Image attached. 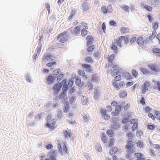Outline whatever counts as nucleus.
I'll use <instances>...</instances> for the list:
<instances>
[{
	"instance_id": "obj_34",
	"label": "nucleus",
	"mask_w": 160,
	"mask_h": 160,
	"mask_svg": "<svg viewBox=\"0 0 160 160\" xmlns=\"http://www.w3.org/2000/svg\"><path fill=\"white\" fill-rule=\"evenodd\" d=\"M64 136L65 138H68V137H70L71 132V130L67 131V130H65L63 132Z\"/></svg>"
},
{
	"instance_id": "obj_51",
	"label": "nucleus",
	"mask_w": 160,
	"mask_h": 160,
	"mask_svg": "<svg viewBox=\"0 0 160 160\" xmlns=\"http://www.w3.org/2000/svg\"><path fill=\"white\" fill-rule=\"evenodd\" d=\"M101 138L103 142L104 143H106L107 142V138L106 137V136L104 134L102 133V134Z\"/></svg>"
},
{
	"instance_id": "obj_45",
	"label": "nucleus",
	"mask_w": 160,
	"mask_h": 160,
	"mask_svg": "<svg viewBox=\"0 0 160 160\" xmlns=\"http://www.w3.org/2000/svg\"><path fill=\"white\" fill-rule=\"evenodd\" d=\"M69 109V108L68 106V104L66 103L64 105V107L63 109V112H67Z\"/></svg>"
},
{
	"instance_id": "obj_64",
	"label": "nucleus",
	"mask_w": 160,
	"mask_h": 160,
	"mask_svg": "<svg viewBox=\"0 0 160 160\" xmlns=\"http://www.w3.org/2000/svg\"><path fill=\"white\" fill-rule=\"evenodd\" d=\"M138 127V123H135L134 124H133V125L132 127V130L134 131L136 129H137Z\"/></svg>"
},
{
	"instance_id": "obj_8",
	"label": "nucleus",
	"mask_w": 160,
	"mask_h": 160,
	"mask_svg": "<svg viewBox=\"0 0 160 160\" xmlns=\"http://www.w3.org/2000/svg\"><path fill=\"white\" fill-rule=\"evenodd\" d=\"M55 123L56 122L53 119L51 120V122L50 123L49 122H47L46 124V126L49 128L52 131L54 130L56 128L55 126Z\"/></svg>"
},
{
	"instance_id": "obj_59",
	"label": "nucleus",
	"mask_w": 160,
	"mask_h": 160,
	"mask_svg": "<svg viewBox=\"0 0 160 160\" xmlns=\"http://www.w3.org/2000/svg\"><path fill=\"white\" fill-rule=\"evenodd\" d=\"M129 122L131 124H134L135 123H137L138 120L137 119H132L129 121Z\"/></svg>"
},
{
	"instance_id": "obj_21",
	"label": "nucleus",
	"mask_w": 160,
	"mask_h": 160,
	"mask_svg": "<svg viewBox=\"0 0 160 160\" xmlns=\"http://www.w3.org/2000/svg\"><path fill=\"white\" fill-rule=\"evenodd\" d=\"M152 5L155 7H157L160 3V1L159 0H150Z\"/></svg>"
},
{
	"instance_id": "obj_31",
	"label": "nucleus",
	"mask_w": 160,
	"mask_h": 160,
	"mask_svg": "<svg viewBox=\"0 0 160 160\" xmlns=\"http://www.w3.org/2000/svg\"><path fill=\"white\" fill-rule=\"evenodd\" d=\"M120 127V124L118 123H114L111 125V128L114 130L117 129Z\"/></svg>"
},
{
	"instance_id": "obj_26",
	"label": "nucleus",
	"mask_w": 160,
	"mask_h": 160,
	"mask_svg": "<svg viewBox=\"0 0 160 160\" xmlns=\"http://www.w3.org/2000/svg\"><path fill=\"white\" fill-rule=\"evenodd\" d=\"M117 43L116 42V41L115 40H114V42H112V44L111 45V48L114 51H117L118 48L116 46V44H117L116 43ZM117 45H118L117 44ZM117 52V51L116 52Z\"/></svg>"
},
{
	"instance_id": "obj_41",
	"label": "nucleus",
	"mask_w": 160,
	"mask_h": 160,
	"mask_svg": "<svg viewBox=\"0 0 160 160\" xmlns=\"http://www.w3.org/2000/svg\"><path fill=\"white\" fill-rule=\"evenodd\" d=\"M94 45H90L89 46H87V50L89 52H91L93 51L95 48Z\"/></svg>"
},
{
	"instance_id": "obj_1",
	"label": "nucleus",
	"mask_w": 160,
	"mask_h": 160,
	"mask_svg": "<svg viewBox=\"0 0 160 160\" xmlns=\"http://www.w3.org/2000/svg\"><path fill=\"white\" fill-rule=\"evenodd\" d=\"M67 30L59 34L57 37V39L59 40V41L61 43H64L68 40L69 38V33L68 31Z\"/></svg>"
},
{
	"instance_id": "obj_5",
	"label": "nucleus",
	"mask_w": 160,
	"mask_h": 160,
	"mask_svg": "<svg viewBox=\"0 0 160 160\" xmlns=\"http://www.w3.org/2000/svg\"><path fill=\"white\" fill-rule=\"evenodd\" d=\"M151 86L150 83L148 81H146L142 86L141 93L142 94H145Z\"/></svg>"
},
{
	"instance_id": "obj_57",
	"label": "nucleus",
	"mask_w": 160,
	"mask_h": 160,
	"mask_svg": "<svg viewBox=\"0 0 160 160\" xmlns=\"http://www.w3.org/2000/svg\"><path fill=\"white\" fill-rule=\"evenodd\" d=\"M56 63H57L56 62H55V61L53 62H49V63H48L47 64V66L48 67H51L54 65H55L56 64Z\"/></svg>"
},
{
	"instance_id": "obj_16",
	"label": "nucleus",
	"mask_w": 160,
	"mask_h": 160,
	"mask_svg": "<svg viewBox=\"0 0 160 160\" xmlns=\"http://www.w3.org/2000/svg\"><path fill=\"white\" fill-rule=\"evenodd\" d=\"M128 93L124 90H122L120 91L119 96L121 98H125L127 95Z\"/></svg>"
},
{
	"instance_id": "obj_20",
	"label": "nucleus",
	"mask_w": 160,
	"mask_h": 160,
	"mask_svg": "<svg viewBox=\"0 0 160 160\" xmlns=\"http://www.w3.org/2000/svg\"><path fill=\"white\" fill-rule=\"evenodd\" d=\"M133 148V144H127L125 146V148L126 149H128V151L129 152L133 153L135 152L134 150L130 149L132 148Z\"/></svg>"
},
{
	"instance_id": "obj_60",
	"label": "nucleus",
	"mask_w": 160,
	"mask_h": 160,
	"mask_svg": "<svg viewBox=\"0 0 160 160\" xmlns=\"http://www.w3.org/2000/svg\"><path fill=\"white\" fill-rule=\"evenodd\" d=\"M137 39L136 37H134L131 38L130 40H129V42L130 43L132 44L135 42Z\"/></svg>"
},
{
	"instance_id": "obj_56",
	"label": "nucleus",
	"mask_w": 160,
	"mask_h": 160,
	"mask_svg": "<svg viewBox=\"0 0 160 160\" xmlns=\"http://www.w3.org/2000/svg\"><path fill=\"white\" fill-rule=\"evenodd\" d=\"M63 74H59L57 77V81L58 82L61 81L63 77Z\"/></svg>"
},
{
	"instance_id": "obj_29",
	"label": "nucleus",
	"mask_w": 160,
	"mask_h": 160,
	"mask_svg": "<svg viewBox=\"0 0 160 160\" xmlns=\"http://www.w3.org/2000/svg\"><path fill=\"white\" fill-rule=\"evenodd\" d=\"M100 91L98 89H96L94 91V97L95 99L98 98V96L100 94Z\"/></svg>"
},
{
	"instance_id": "obj_10",
	"label": "nucleus",
	"mask_w": 160,
	"mask_h": 160,
	"mask_svg": "<svg viewBox=\"0 0 160 160\" xmlns=\"http://www.w3.org/2000/svg\"><path fill=\"white\" fill-rule=\"evenodd\" d=\"M149 68L152 71L154 72H158L159 71V69L157 65L151 63L148 65Z\"/></svg>"
},
{
	"instance_id": "obj_4",
	"label": "nucleus",
	"mask_w": 160,
	"mask_h": 160,
	"mask_svg": "<svg viewBox=\"0 0 160 160\" xmlns=\"http://www.w3.org/2000/svg\"><path fill=\"white\" fill-rule=\"evenodd\" d=\"M66 79H64L60 83H57L54 85L52 89L54 91V95L57 94L62 86L66 83Z\"/></svg>"
},
{
	"instance_id": "obj_61",
	"label": "nucleus",
	"mask_w": 160,
	"mask_h": 160,
	"mask_svg": "<svg viewBox=\"0 0 160 160\" xmlns=\"http://www.w3.org/2000/svg\"><path fill=\"white\" fill-rule=\"evenodd\" d=\"M81 101L83 104L85 105L87 103L88 100L86 98L83 97V99H82Z\"/></svg>"
},
{
	"instance_id": "obj_32",
	"label": "nucleus",
	"mask_w": 160,
	"mask_h": 160,
	"mask_svg": "<svg viewBox=\"0 0 160 160\" xmlns=\"http://www.w3.org/2000/svg\"><path fill=\"white\" fill-rule=\"evenodd\" d=\"M137 143V147L140 148H143L144 147V144L142 141L140 140L138 142H135Z\"/></svg>"
},
{
	"instance_id": "obj_39",
	"label": "nucleus",
	"mask_w": 160,
	"mask_h": 160,
	"mask_svg": "<svg viewBox=\"0 0 160 160\" xmlns=\"http://www.w3.org/2000/svg\"><path fill=\"white\" fill-rule=\"evenodd\" d=\"M137 42L139 45H141L143 44V40L142 37H139L137 39Z\"/></svg>"
},
{
	"instance_id": "obj_25",
	"label": "nucleus",
	"mask_w": 160,
	"mask_h": 160,
	"mask_svg": "<svg viewBox=\"0 0 160 160\" xmlns=\"http://www.w3.org/2000/svg\"><path fill=\"white\" fill-rule=\"evenodd\" d=\"M143 110L146 113H149L152 110V108L148 106H146L143 108Z\"/></svg>"
},
{
	"instance_id": "obj_22",
	"label": "nucleus",
	"mask_w": 160,
	"mask_h": 160,
	"mask_svg": "<svg viewBox=\"0 0 160 160\" xmlns=\"http://www.w3.org/2000/svg\"><path fill=\"white\" fill-rule=\"evenodd\" d=\"M90 78V82H97L98 81V78L96 74L92 75Z\"/></svg>"
},
{
	"instance_id": "obj_40",
	"label": "nucleus",
	"mask_w": 160,
	"mask_h": 160,
	"mask_svg": "<svg viewBox=\"0 0 160 160\" xmlns=\"http://www.w3.org/2000/svg\"><path fill=\"white\" fill-rule=\"evenodd\" d=\"M121 8L122 9L125 11L128 12L129 11V8L127 5H124Z\"/></svg>"
},
{
	"instance_id": "obj_2",
	"label": "nucleus",
	"mask_w": 160,
	"mask_h": 160,
	"mask_svg": "<svg viewBox=\"0 0 160 160\" xmlns=\"http://www.w3.org/2000/svg\"><path fill=\"white\" fill-rule=\"evenodd\" d=\"M108 67L109 69L107 71L109 73L110 72L111 75L113 77L117 75L120 70V68L116 65L113 64L112 66H108Z\"/></svg>"
},
{
	"instance_id": "obj_14",
	"label": "nucleus",
	"mask_w": 160,
	"mask_h": 160,
	"mask_svg": "<svg viewBox=\"0 0 160 160\" xmlns=\"http://www.w3.org/2000/svg\"><path fill=\"white\" fill-rule=\"evenodd\" d=\"M100 111L102 116L103 117L104 119L105 120H108L110 118V116L106 114V112L104 109H102Z\"/></svg>"
},
{
	"instance_id": "obj_23",
	"label": "nucleus",
	"mask_w": 160,
	"mask_h": 160,
	"mask_svg": "<svg viewBox=\"0 0 160 160\" xmlns=\"http://www.w3.org/2000/svg\"><path fill=\"white\" fill-rule=\"evenodd\" d=\"M82 66L84 68L86 69L88 72H90L92 70L91 67L90 65L87 64H83Z\"/></svg>"
},
{
	"instance_id": "obj_63",
	"label": "nucleus",
	"mask_w": 160,
	"mask_h": 160,
	"mask_svg": "<svg viewBox=\"0 0 160 160\" xmlns=\"http://www.w3.org/2000/svg\"><path fill=\"white\" fill-rule=\"evenodd\" d=\"M121 107L120 106L118 105L116 106L115 109L116 112H118L121 110Z\"/></svg>"
},
{
	"instance_id": "obj_46",
	"label": "nucleus",
	"mask_w": 160,
	"mask_h": 160,
	"mask_svg": "<svg viewBox=\"0 0 160 160\" xmlns=\"http://www.w3.org/2000/svg\"><path fill=\"white\" fill-rule=\"evenodd\" d=\"M154 88L158 90L160 92V82L157 81L156 83V86Z\"/></svg>"
},
{
	"instance_id": "obj_18",
	"label": "nucleus",
	"mask_w": 160,
	"mask_h": 160,
	"mask_svg": "<svg viewBox=\"0 0 160 160\" xmlns=\"http://www.w3.org/2000/svg\"><path fill=\"white\" fill-rule=\"evenodd\" d=\"M120 32L121 34H124L129 32L130 30L128 28L122 27L120 29Z\"/></svg>"
},
{
	"instance_id": "obj_53",
	"label": "nucleus",
	"mask_w": 160,
	"mask_h": 160,
	"mask_svg": "<svg viewBox=\"0 0 160 160\" xmlns=\"http://www.w3.org/2000/svg\"><path fill=\"white\" fill-rule=\"evenodd\" d=\"M102 11L104 13H106L108 12L107 7L105 6H103L101 8Z\"/></svg>"
},
{
	"instance_id": "obj_36",
	"label": "nucleus",
	"mask_w": 160,
	"mask_h": 160,
	"mask_svg": "<svg viewBox=\"0 0 160 160\" xmlns=\"http://www.w3.org/2000/svg\"><path fill=\"white\" fill-rule=\"evenodd\" d=\"M79 74L81 76H83L85 78H87V77L85 73L84 70H80L78 72Z\"/></svg>"
},
{
	"instance_id": "obj_42",
	"label": "nucleus",
	"mask_w": 160,
	"mask_h": 160,
	"mask_svg": "<svg viewBox=\"0 0 160 160\" xmlns=\"http://www.w3.org/2000/svg\"><path fill=\"white\" fill-rule=\"evenodd\" d=\"M153 28L154 30H156L158 29V24L157 22H154L152 23Z\"/></svg>"
},
{
	"instance_id": "obj_11",
	"label": "nucleus",
	"mask_w": 160,
	"mask_h": 160,
	"mask_svg": "<svg viewBox=\"0 0 160 160\" xmlns=\"http://www.w3.org/2000/svg\"><path fill=\"white\" fill-rule=\"evenodd\" d=\"M55 78V76L50 75L48 76L46 80L48 83L49 84H50L53 82Z\"/></svg>"
},
{
	"instance_id": "obj_38",
	"label": "nucleus",
	"mask_w": 160,
	"mask_h": 160,
	"mask_svg": "<svg viewBox=\"0 0 160 160\" xmlns=\"http://www.w3.org/2000/svg\"><path fill=\"white\" fill-rule=\"evenodd\" d=\"M140 70L144 74H148L150 72V71L148 70L145 68H141Z\"/></svg>"
},
{
	"instance_id": "obj_48",
	"label": "nucleus",
	"mask_w": 160,
	"mask_h": 160,
	"mask_svg": "<svg viewBox=\"0 0 160 160\" xmlns=\"http://www.w3.org/2000/svg\"><path fill=\"white\" fill-rule=\"evenodd\" d=\"M121 79V76L120 75H119L114 78V81L113 82H117V81H120Z\"/></svg>"
},
{
	"instance_id": "obj_33",
	"label": "nucleus",
	"mask_w": 160,
	"mask_h": 160,
	"mask_svg": "<svg viewBox=\"0 0 160 160\" xmlns=\"http://www.w3.org/2000/svg\"><path fill=\"white\" fill-rule=\"evenodd\" d=\"M85 61L88 63H92L93 60L92 58L90 57H87L85 59Z\"/></svg>"
},
{
	"instance_id": "obj_7",
	"label": "nucleus",
	"mask_w": 160,
	"mask_h": 160,
	"mask_svg": "<svg viewBox=\"0 0 160 160\" xmlns=\"http://www.w3.org/2000/svg\"><path fill=\"white\" fill-rule=\"evenodd\" d=\"M61 145L63 146V150L66 153H68V149H67V147L66 146V143L65 142H62L61 143H58V149L59 151L62 152V149L61 147Z\"/></svg>"
},
{
	"instance_id": "obj_28",
	"label": "nucleus",
	"mask_w": 160,
	"mask_h": 160,
	"mask_svg": "<svg viewBox=\"0 0 160 160\" xmlns=\"http://www.w3.org/2000/svg\"><path fill=\"white\" fill-rule=\"evenodd\" d=\"M154 116L160 122V112L158 111H155Z\"/></svg>"
},
{
	"instance_id": "obj_19",
	"label": "nucleus",
	"mask_w": 160,
	"mask_h": 160,
	"mask_svg": "<svg viewBox=\"0 0 160 160\" xmlns=\"http://www.w3.org/2000/svg\"><path fill=\"white\" fill-rule=\"evenodd\" d=\"M123 74L124 77L127 80L131 79L132 78V77L131 74L127 72H124Z\"/></svg>"
},
{
	"instance_id": "obj_55",
	"label": "nucleus",
	"mask_w": 160,
	"mask_h": 160,
	"mask_svg": "<svg viewBox=\"0 0 160 160\" xmlns=\"http://www.w3.org/2000/svg\"><path fill=\"white\" fill-rule=\"evenodd\" d=\"M82 9L85 11L88 9V5L85 3H84L82 4Z\"/></svg>"
},
{
	"instance_id": "obj_52",
	"label": "nucleus",
	"mask_w": 160,
	"mask_h": 160,
	"mask_svg": "<svg viewBox=\"0 0 160 160\" xmlns=\"http://www.w3.org/2000/svg\"><path fill=\"white\" fill-rule=\"evenodd\" d=\"M114 139L113 138H112L110 140L108 145L109 147L113 146L114 144Z\"/></svg>"
},
{
	"instance_id": "obj_37",
	"label": "nucleus",
	"mask_w": 160,
	"mask_h": 160,
	"mask_svg": "<svg viewBox=\"0 0 160 160\" xmlns=\"http://www.w3.org/2000/svg\"><path fill=\"white\" fill-rule=\"evenodd\" d=\"M88 31L85 29L83 28L81 32V34L82 36L84 37L85 36H86L88 34Z\"/></svg>"
},
{
	"instance_id": "obj_54",
	"label": "nucleus",
	"mask_w": 160,
	"mask_h": 160,
	"mask_svg": "<svg viewBox=\"0 0 160 160\" xmlns=\"http://www.w3.org/2000/svg\"><path fill=\"white\" fill-rule=\"evenodd\" d=\"M140 103L142 105H144L146 104L145 99L144 97H142L141 99L139 100Z\"/></svg>"
},
{
	"instance_id": "obj_50",
	"label": "nucleus",
	"mask_w": 160,
	"mask_h": 160,
	"mask_svg": "<svg viewBox=\"0 0 160 160\" xmlns=\"http://www.w3.org/2000/svg\"><path fill=\"white\" fill-rule=\"evenodd\" d=\"M100 53L99 52H95L94 53V56L96 59H98L100 57Z\"/></svg>"
},
{
	"instance_id": "obj_15",
	"label": "nucleus",
	"mask_w": 160,
	"mask_h": 160,
	"mask_svg": "<svg viewBox=\"0 0 160 160\" xmlns=\"http://www.w3.org/2000/svg\"><path fill=\"white\" fill-rule=\"evenodd\" d=\"M86 40L87 41V46L91 44L93 41V38L92 36L91 35H88L86 38Z\"/></svg>"
},
{
	"instance_id": "obj_12",
	"label": "nucleus",
	"mask_w": 160,
	"mask_h": 160,
	"mask_svg": "<svg viewBox=\"0 0 160 160\" xmlns=\"http://www.w3.org/2000/svg\"><path fill=\"white\" fill-rule=\"evenodd\" d=\"M81 28V26L80 25L76 27L73 29V34L75 36L78 35L80 33Z\"/></svg>"
},
{
	"instance_id": "obj_47",
	"label": "nucleus",
	"mask_w": 160,
	"mask_h": 160,
	"mask_svg": "<svg viewBox=\"0 0 160 160\" xmlns=\"http://www.w3.org/2000/svg\"><path fill=\"white\" fill-rule=\"evenodd\" d=\"M153 52L155 53H158L160 55V49L157 48H154L152 49Z\"/></svg>"
},
{
	"instance_id": "obj_17",
	"label": "nucleus",
	"mask_w": 160,
	"mask_h": 160,
	"mask_svg": "<svg viewBox=\"0 0 160 160\" xmlns=\"http://www.w3.org/2000/svg\"><path fill=\"white\" fill-rule=\"evenodd\" d=\"M141 6L143 9H145L148 11H152V8L146 4H142L141 5Z\"/></svg>"
},
{
	"instance_id": "obj_43",
	"label": "nucleus",
	"mask_w": 160,
	"mask_h": 160,
	"mask_svg": "<svg viewBox=\"0 0 160 160\" xmlns=\"http://www.w3.org/2000/svg\"><path fill=\"white\" fill-rule=\"evenodd\" d=\"M114 132V131L112 130H109L107 131V134L108 135L109 137H112L113 136V134Z\"/></svg>"
},
{
	"instance_id": "obj_58",
	"label": "nucleus",
	"mask_w": 160,
	"mask_h": 160,
	"mask_svg": "<svg viewBox=\"0 0 160 160\" xmlns=\"http://www.w3.org/2000/svg\"><path fill=\"white\" fill-rule=\"evenodd\" d=\"M155 128V126L154 125H149L147 126V128L148 129L153 130Z\"/></svg>"
},
{
	"instance_id": "obj_3",
	"label": "nucleus",
	"mask_w": 160,
	"mask_h": 160,
	"mask_svg": "<svg viewBox=\"0 0 160 160\" xmlns=\"http://www.w3.org/2000/svg\"><path fill=\"white\" fill-rule=\"evenodd\" d=\"M116 42H117L118 47H121L122 45L123 42H124L125 44L126 45L129 42V37L128 36L125 37L123 36H121L118 39H115Z\"/></svg>"
},
{
	"instance_id": "obj_13",
	"label": "nucleus",
	"mask_w": 160,
	"mask_h": 160,
	"mask_svg": "<svg viewBox=\"0 0 160 160\" xmlns=\"http://www.w3.org/2000/svg\"><path fill=\"white\" fill-rule=\"evenodd\" d=\"M115 57V55L114 54H112L109 56L108 59V66H112L113 65L112 61Z\"/></svg>"
},
{
	"instance_id": "obj_9",
	"label": "nucleus",
	"mask_w": 160,
	"mask_h": 160,
	"mask_svg": "<svg viewBox=\"0 0 160 160\" xmlns=\"http://www.w3.org/2000/svg\"><path fill=\"white\" fill-rule=\"evenodd\" d=\"M55 57L53 56H52L49 54H45L43 56L42 60L43 61H50L53 60V58H54Z\"/></svg>"
},
{
	"instance_id": "obj_27",
	"label": "nucleus",
	"mask_w": 160,
	"mask_h": 160,
	"mask_svg": "<svg viewBox=\"0 0 160 160\" xmlns=\"http://www.w3.org/2000/svg\"><path fill=\"white\" fill-rule=\"evenodd\" d=\"M75 83L79 87H81L82 86V84L81 82V80L78 77L75 78Z\"/></svg>"
},
{
	"instance_id": "obj_44",
	"label": "nucleus",
	"mask_w": 160,
	"mask_h": 160,
	"mask_svg": "<svg viewBox=\"0 0 160 160\" xmlns=\"http://www.w3.org/2000/svg\"><path fill=\"white\" fill-rule=\"evenodd\" d=\"M108 12L111 13L113 11V9L112 6L111 5H108L107 7Z\"/></svg>"
},
{
	"instance_id": "obj_30",
	"label": "nucleus",
	"mask_w": 160,
	"mask_h": 160,
	"mask_svg": "<svg viewBox=\"0 0 160 160\" xmlns=\"http://www.w3.org/2000/svg\"><path fill=\"white\" fill-rule=\"evenodd\" d=\"M156 30L153 31L152 34L149 37V39L151 40L154 39L156 36Z\"/></svg>"
},
{
	"instance_id": "obj_62",
	"label": "nucleus",
	"mask_w": 160,
	"mask_h": 160,
	"mask_svg": "<svg viewBox=\"0 0 160 160\" xmlns=\"http://www.w3.org/2000/svg\"><path fill=\"white\" fill-rule=\"evenodd\" d=\"M66 95V92L63 91V92L60 94L59 97L60 98H63Z\"/></svg>"
},
{
	"instance_id": "obj_6",
	"label": "nucleus",
	"mask_w": 160,
	"mask_h": 160,
	"mask_svg": "<svg viewBox=\"0 0 160 160\" xmlns=\"http://www.w3.org/2000/svg\"><path fill=\"white\" fill-rule=\"evenodd\" d=\"M125 83L123 81H121L119 83L116 82H113L112 85L116 90H119L121 88L124 86Z\"/></svg>"
},
{
	"instance_id": "obj_49",
	"label": "nucleus",
	"mask_w": 160,
	"mask_h": 160,
	"mask_svg": "<svg viewBox=\"0 0 160 160\" xmlns=\"http://www.w3.org/2000/svg\"><path fill=\"white\" fill-rule=\"evenodd\" d=\"M42 117V113H38L35 116V118L36 120H38L41 119Z\"/></svg>"
},
{
	"instance_id": "obj_24",
	"label": "nucleus",
	"mask_w": 160,
	"mask_h": 160,
	"mask_svg": "<svg viewBox=\"0 0 160 160\" xmlns=\"http://www.w3.org/2000/svg\"><path fill=\"white\" fill-rule=\"evenodd\" d=\"M50 154V160H56L55 156H56V154L55 153V152L54 151H53L49 152Z\"/></svg>"
},
{
	"instance_id": "obj_35",
	"label": "nucleus",
	"mask_w": 160,
	"mask_h": 160,
	"mask_svg": "<svg viewBox=\"0 0 160 160\" xmlns=\"http://www.w3.org/2000/svg\"><path fill=\"white\" fill-rule=\"evenodd\" d=\"M118 151V148L116 147H113L110 150V153L112 155L116 153Z\"/></svg>"
}]
</instances>
